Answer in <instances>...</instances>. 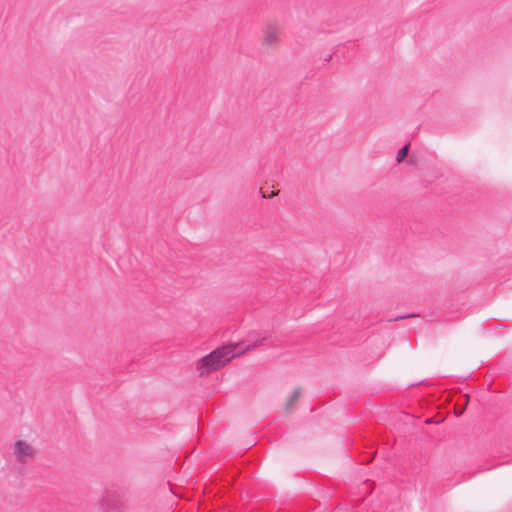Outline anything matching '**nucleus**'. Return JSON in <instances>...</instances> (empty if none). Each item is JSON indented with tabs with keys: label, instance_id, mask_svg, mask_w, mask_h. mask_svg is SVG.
Returning <instances> with one entry per match:
<instances>
[{
	"label": "nucleus",
	"instance_id": "nucleus-1",
	"mask_svg": "<svg viewBox=\"0 0 512 512\" xmlns=\"http://www.w3.org/2000/svg\"><path fill=\"white\" fill-rule=\"evenodd\" d=\"M265 337L256 341L252 344L245 346L243 349L238 350L240 344H227L220 348L213 350L208 355L202 357L197 363V370L200 372V375L203 376L205 374H209L211 372L217 371L224 367L228 362H230L234 357L240 356L246 351H250L259 345H261L265 341Z\"/></svg>",
	"mask_w": 512,
	"mask_h": 512
},
{
	"label": "nucleus",
	"instance_id": "nucleus-3",
	"mask_svg": "<svg viewBox=\"0 0 512 512\" xmlns=\"http://www.w3.org/2000/svg\"><path fill=\"white\" fill-rule=\"evenodd\" d=\"M13 453L18 462L26 463L35 457V449L26 441L18 440L14 443Z\"/></svg>",
	"mask_w": 512,
	"mask_h": 512
},
{
	"label": "nucleus",
	"instance_id": "nucleus-5",
	"mask_svg": "<svg viewBox=\"0 0 512 512\" xmlns=\"http://www.w3.org/2000/svg\"><path fill=\"white\" fill-rule=\"evenodd\" d=\"M408 151H409V145H404L402 148H400L397 153V156H396V161L398 163L402 162L405 159V157L407 156Z\"/></svg>",
	"mask_w": 512,
	"mask_h": 512
},
{
	"label": "nucleus",
	"instance_id": "nucleus-6",
	"mask_svg": "<svg viewBox=\"0 0 512 512\" xmlns=\"http://www.w3.org/2000/svg\"><path fill=\"white\" fill-rule=\"evenodd\" d=\"M417 315L415 314H407V315H401V316H397L396 318L394 319H391L390 321H398V320H402V319H407V318H412V317H416Z\"/></svg>",
	"mask_w": 512,
	"mask_h": 512
},
{
	"label": "nucleus",
	"instance_id": "nucleus-2",
	"mask_svg": "<svg viewBox=\"0 0 512 512\" xmlns=\"http://www.w3.org/2000/svg\"><path fill=\"white\" fill-rule=\"evenodd\" d=\"M280 36V26L277 23H267L262 29V45L267 47H274L279 43Z\"/></svg>",
	"mask_w": 512,
	"mask_h": 512
},
{
	"label": "nucleus",
	"instance_id": "nucleus-4",
	"mask_svg": "<svg viewBox=\"0 0 512 512\" xmlns=\"http://www.w3.org/2000/svg\"><path fill=\"white\" fill-rule=\"evenodd\" d=\"M301 394V389L297 388L294 390L292 396L289 398L288 402L286 403L285 410L287 412H290L292 410L293 405L298 401Z\"/></svg>",
	"mask_w": 512,
	"mask_h": 512
},
{
	"label": "nucleus",
	"instance_id": "nucleus-8",
	"mask_svg": "<svg viewBox=\"0 0 512 512\" xmlns=\"http://www.w3.org/2000/svg\"><path fill=\"white\" fill-rule=\"evenodd\" d=\"M462 413H463V410H461V411H457V413H456V414H457V416H459V415H461Z\"/></svg>",
	"mask_w": 512,
	"mask_h": 512
},
{
	"label": "nucleus",
	"instance_id": "nucleus-7",
	"mask_svg": "<svg viewBox=\"0 0 512 512\" xmlns=\"http://www.w3.org/2000/svg\"><path fill=\"white\" fill-rule=\"evenodd\" d=\"M333 55H334V53H328V54H326V55H324V56L322 57V60H323L324 62H330V61L334 60Z\"/></svg>",
	"mask_w": 512,
	"mask_h": 512
}]
</instances>
